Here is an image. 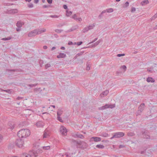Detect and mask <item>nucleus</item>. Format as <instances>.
Segmentation results:
<instances>
[{
	"label": "nucleus",
	"instance_id": "nucleus-28",
	"mask_svg": "<svg viewBox=\"0 0 157 157\" xmlns=\"http://www.w3.org/2000/svg\"><path fill=\"white\" fill-rule=\"evenodd\" d=\"M96 147L101 149H103L104 148V146L103 145L98 144L96 145Z\"/></svg>",
	"mask_w": 157,
	"mask_h": 157
},
{
	"label": "nucleus",
	"instance_id": "nucleus-38",
	"mask_svg": "<svg viewBox=\"0 0 157 157\" xmlns=\"http://www.w3.org/2000/svg\"><path fill=\"white\" fill-rule=\"evenodd\" d=\"M27 5H28V6L29 8H32L33 7V5L32 3H30L28 4Z\"/></svg>",
	"mask_w": 157,
	"mask_h": 157
},
{
	"label": "nucleus",
	"instance_id": "nucleus-64",
	"mask_svg": "<svg viewBox=\"0 0 157 157\" xmlns=\"http://www.w3.org/2000/svg\"><path fill=\"white\" fill-rule=\"evenodd\" d=\"M22 98L21 97H18L17 98V99H18V100H20V99H21Z\"/></svg>",
	"mask_w": 157,
	"mask_h": 157
},
{
	"label": "nucleus",
	"instance_id": "nucleus-48",
	"mask_svg": "<svg viewBox=\"0 0 157 157\" xmlns=\"http://www.w3.org/2000/svg\"><path fill=\"white\" fill-rule=\"evenodd\" d=\"M98 39V38H95L94 39V40L93 41H92V42H90L89 43V44H91L92 43H93L94 42H95Z\"/></svg>",
	"mask_w": 157,
	"mask_h": 157
},
{
	"label": "nucleus",
	"instance_id": "nucleus-30",
	"mask_svg": "<svg viewBox=\"0 0 157 157\" xmlns=\"http://www.w3.org/2000/svg\"><path fill=\"white\" fill-rule=\"evenodd\" d=\"M127 135L128 136H134L135 134L132 132H129L128 133Z\"/></svg>",
	"mask_w": 157,
	"mask_h": 157
},
{
	"label": "nucleus",
	"instance_id": "nucleus-45",
	"mask_svg": "<svg viewBox=\"0 0 157 157\" xmlns=\"http://www.w3.org/2000/svg\"><path fill=\"white\" fill-rule=\"evenodd\" d=\"M62 31L61 30L56 29L55 30V31L57 33H60Z\"/></svg>",
	"mask_w": 157,
	"mask_h": 157
},
{
	"label": "nucleus",
	"instance_id": "nucleus-1",
	"mask_svg": "<svg viewBox=\"0 0 157 157\" xmlns=\"http://www.w3.org/2000/svg\"><path fill=\"white\" fill-rule=\"evenodd\" d=\"M30 134V131L27 129H22L18 132L17 135L19 138H26Z\"/></svg>",
	"mask_w": 157,
	"mask_h": 157
},
{
	"label": "nucleus",
	"instance_id": "nucleus-6",
	"mask_svg": "<svg viewBox=\"0 0 157 157\" xmlns=\"http://www.w3.org/2000/svg\"><path fill=\"white\" fill-rule=\"evenodd\" d=\"M115 107L114 105H109L108 104H105V105L101 107H99L98 109L99 110H103L108 108H113Z\"/></svg>",
	"mask_w": 157,
	"mask_h": 157
},
{
	"label": "nucleus",
	"instance_id": "nucleus-19",
	"mask_svg": "<svg viewBox=\"0 0 157 157\" xmlns=\"http://www.w3.org/2000/svg\"><path fill=\"white\" fill-rule=\"evenodd\" d=\"M36 125L37 127H43L44 125V124L41 121H39L36 122Z\"/></svg>",
	"mask_w": 157,
	"mask_h": 157
},
{
	"label": "nucleus",
	"instance_id": "nucleus-16",
	"mask_svg": "<svg viewBox=\"0 0 157 157\" xmlns=\"http://www.w3.org/2000/svg\"><path fill=\"white\" fill-rule=\"evenodd\" d=\"M8 12L10 13H17L18 10L17 9H12L8 10Z\"/></svg>",
	"mask_w": 157,
	"mask_h": 157
},
{
	"label": "nucleus",
	"instance_id": "nucleus-18",
	"mask_svg": "<svg viewBox=\"0 0 157 157\" xmlns=\"http://www.w3.org/2000/svg\"><path fill=\"white\" fill-rule=\"evenodd\" d=\"M66 56V55L65 54L63 53H60L59 55L57 56V57L58 58H63L65 57Z\"/></svg>",
	"mask_w": 157,
	"mask_h": 157
},
{
	"label": "nucleus",
	"instance_id": "nucleus-27",
	"mask_svg": "<svg viewBox=\"0 0 157 157\" xmlns=\"http://www.w3.org/2000/svg\"><path fill=\"white\" fill-rule=\"evenodd\" d=\"M72 13V12L70 11L67 10L66 11V15L67 16H69L71 15Z\"/></svg>",
	"mask_w": 157,
	"mask_h": 157
},
{
	"label": "nucleus",
	"instance_id": "nucleus-22",
	"mask_svg": "<svg viewBox=\"0 0 157 157\" xmlns=\"http://www.w3.org/2000/svg\"><path fill=\"white\" fill-rule=\"evenodd\" d=\"M13 90L12 89H8L7 90H4L1 89V91L3 92H5L11 94L13 92Z\"/></svg>",
	"mask_w": 157,
	"mask_h": 157
},
{
	"label": "nucleus",
	"instance_id": "nucleus-31",
	"mask_svg": "<svg viewBox=\"0 0 157 157\" xmlns=\"http://www.w3.org/2000/svg\"><path fill=\"white\" fill-rule=\"evenodd\" d=\"M154 67H152L150 68H147V71L149 72L152 73Z\"/></svg>",
	"mask_w": 157,
	"mask_h": 157
},
{
	"label": "nucleus",
	"instance_id": "nucleus-23",
	"mask_svg": "<svg viewBox=\"0 0 157 157\" xmlns=\"http://www.w3.org/2000/svg\"><path fill=\"white\" fill-rule=\"evenodd\" d=\"M75 136L81 139H83L84 138L83 136L79 133H77L75 134Z\"/></svg>",
	"mask_w": 157,
	"mask_h": 157
},
{
	"label": "nucleus",
	"instance_id": "nucleus-7",
	"mask_svg": "<svg viewBox=\"0 0 157 157\" xmlns=\"http://www.w3.org/2000/svg\"><path fill=\"white\" fill-rule=\"evenodd\" d=\"M22 140H23L19 138L17 139L15 142L16 144L19 147H22L23 146V141Z\"/></svg>",
	"mask_w": 157,
	"mask_h": 157
},
{
	"label": "nucleus",
	"instance_id": "nucleus-49",
	"mask_svg": "<svg viewBox=\"0 0 157 157\" xmlns=\"http://www.w3.org/2000/svg\"><path fill=\"white\" fill-rule=\"evenodd\" d=\"M36 85V84H30L29 85V86L30 87H33L35 86Z\"/></svg>",
	"mask_w": 157,
	"mask_h": 157
},
{
	"label": "nucleus",
	"instance_id": "nucleus-20",
	"mask_svg": "<svg viewBox=\"0 0 157 157\" xmlns=\"http://www.w3.org/2000/svg\"><path fill=\"white\" fill-rule=\"evenodd\" d=\"M147 82H155V80L152 77H148L147 78Z\"/></svg>",
	"mask_w": 157,
	"mask_h": 157
},
{
	"label": "nucleus",
	"instance_id": "nucleus-59",
	"mask_svg": "<svg viewBox=\"0 0 157 157\" xmlns=\"http://www.w3.org/2000/svg\"><path fill=\"white\" fill-rule=\"evenodd\" d=\"M124 147V146L122 145H120L119 146V147L120 148H123Z\"/></svg>",
	"mask_w": 157,
	"mask_h": 157
},
{
	"label": "nucleus",
	"instance_id": "nucleus-8",
	"mask_svg": "<svg viewBox=\"0 0 157 157\" xmlns=\"http://www.w3.org/2000/svg\"><path fill=\"white\" fill-rule=\"evenodd\" d=\"M60 132L63 135L65 136L67 134V131L64 127L62 126L60 128Z\"/></svg>",
	"mask_w": 157,
	"mask_h": 157
},
{
	"label": "nucleus",
	"instance_id": "nucleus-40",
	"mask_svg": "<svg viewBox=\"0 0 157 157\" xmlns=\"http://www.w3.org/2000/svg\"><path fill=\"white\" fill-rule=\"evenodd\" d=\"M109 91H108L106 90L102 93V94L104 95H106L108 93Z\"/></svg>",
	"mask_w": 157,
	"mask_h": 157
},
{
	"label": "nucleus",
	"instance_id": "nucleus-56",
	"mask_svg": "<svg viewBox=\"0 0 157 157\" xmlns=\"http://www.w3.org/2000/svg\"><path fill=\"white\" fill-rule=\"evenodd\" d=\"M63 8L64 9H67V6L66 5H63Z\"/></svg>",
	"mask_w": 157,
	"mask_h": 157
},
{
	"label": "nucleus",
	"instance_id": "nucleus-17",
	"mask_svg": "<svg viewBox=\"0 0 157 157\" xmlns=\"http://www.w3.org/2000/svg\"><path fill=\"white\" fill-rule=\"evenodd\" d=\"M113 9L112 8H110L109 9H106L105 10H104L102 12V13H104L106 12L108 13H111L113 11Z\"/></svg>",
	"mask_w": 157,
	"mask_h": 157
},
{
	"label": "nucleus",
	"instance_id": "nucleus-36",
	"mask_svg": "<svg viewBox=\"0 0 157 157\" xmlns=\"http://www.w3.org/2000/svg\"><path fill=\"white\" fill-rule=\"evenodd\" d=\"M76 42L73 43L71 41H70L68 43V45H75L76 44Z\"/></svg>",
	"mask_w": 157,
	"mask_h": 157
},
{
	"label": "nucleus",
	"instance_id": "nucleus-9",
	"mask_svg": "<svg viewBox=\"0 0 157 157\" xmlns=\"http://www.w3.org/2000/svg\"><path fill=\"white\" fill-rule=\"evenodd\" d=\"M31 151L33 155L35 157H37L38 156L37 154L38 153H41L42 152V151L40 149H38L36 151L33 150H32Z\"/></svg>",
	"mask_w": 157,
	"mask_h": 157
},
{
	"label": "nucleus",
	"instance_id": "nucleus-25",
	"mask_svg": "<svg viewBox=\"0 0 157 157\" xmlns=\"http://www.w3.org/2000/svg\"><path fill=\"white\" fill-rule=\"evenodd\" d=\"M149 3V1L148 0H144L142 1L140 4L142 6H144L145 5H147Z\"/></svg>",
	"mask_w": 157,
	"mask_h": 157
},
{
	"label": "nucleus",
	"instance_id": "nucleus-41",
	"mask_svg": "<svg viewBox=\"0 0 157 157\" xmlns=\"http://www.w3.org/2000/svg\"><path fill=\"white\" fill-rule=\"evenodd\" d=\"M50 67L51 65L49 63H47L45 65V68L46 69H47L48 67Z\"/></svg>",
	"mask_w": 157,
	"mask_h": 157
},
{
	"label": "nucleus",
	"instance_id": "nucleus-14",
	"mask_svg": "<svg viewBox=\"0 0 157 157\" xmlns=\"http://www.w3.org/2000/svg\"><path fill=\"white\" fill-rule=\"evenodd\" d=\"M9 128H10L11 130L13 129L15 125L13 122H9L8 124Z\"/></svg>",
	"mask_w": 157,
	"mask_h": 157
},
{
	"label": "nucleus",
	"instance_id": "nucleus-37",
	"mask_svg": "<svg viewBox=\"0 0 157 157\" xmlns=\"http://www.w3.org/2000/svg\"><path fill=\"white\" fill-rule=\"evenodd\" d=\"M11 39V37H8L7 38H4L2 39V40H10Z\"/></svg>",
	"mask_w": 157,
	"mask_h": 157
},
{
	"label": "nucleus",
	"instance_id": "nucleus-12",
	"mask_svg": "<svg viewBox=\"0 0 157 157\" xmlns=\"http://www.w3.org/2000/svg\"><path fill=\"white\" fill-rule=\"evenodd\" d=\"M101 139L98 137H93L91 138L90 140L92 141H94L95 142H98L101 141Z\"/></svg>",
	"mask_w": 157,
	"mask_h": 157
},
{
	"label": "nucleus",
	"instance_id": "nucleus-11",
	"mask_svg": "<svg viewBox=\"0 0 157 157\" xmlns=\"http://www.w3.org/2000/svg\"><path fill=\"white\" fill-rule=\"evenodd\" d=\"M37 35V32L36 29H35L29 33L28 36L29 37H31L35 36Z\"/></svg>",
	"mask_w": 157,
	"mask_h": 157
},
{
	"label": "nucleus",
	"instance_id": "nucleus-26",
	"mask_svg": "<svg viewBox=\"0 0 157 157\" xmlns=\"http://www.w3.org/2000/svg\"><path fill=\"white\" fill-rule=\"evenodd\" d=\"M6 71H14V72H19V70L18 69H6Z\"/></svg>",
	"mask_w": 157,
	"mask_h": 157
},
{
	"label": "nucleus",
	"instance_id": "nucleus-43",
	"mask_svg": "<svg viewBox=\"0 0 157 157\" xmlns=\"http://www.w3.org/2000/svg\"><path fill=\"white\" fill-rule=\"evenodd\" d=\"M50 17L52 18H58L59 17V16L56 15H50Z\"/></svg>",
	"mask_w": 157,
	"mask_h": 157
},
{
	"label": "nucleus",
	"instance_id": "nucleus-52",
	"mask_svg": "<svg viewBox=\"0 0 157 157\" xmlns=\"http://www.w3.org/2000/svg\"><path fill=\"white\" fill-rule=\"evenodd\" d=\"M82 43V42L80 41L79 42H78L77 43V44L79 46V45H81Z\"/></svg>",
	"mask_w": 157,
	"mask_h": 157
},
{
	"label": "nucleus",
	"instance_id": "nucleus-53",
	"mask_svg": "<svg viewBox=\"0 0 157 157\" xmlns=\"http://www.w3.org/2000/svg\"><path fill=\"white\" fill-rule=\"evenodd\" d=\"M47 2L49 4H51L52 3V0H47Z\"/></svg>",
	"mask_w": 157,
	"mask_h": 157
},
{
	"label": "nucleus",
	"instance_id": "nucleus-24",
	"mask_svg": "<svg viewBox=\"0 0 157 157\" xmlns=\"http://www.w3.org/2000/svg\"><path fill=\"white\" fill-rule=\"evenodd\" d=\"M63 111L60 109H58L57 112V116H60L62 114Z\"/></svg>",
	"mask_w": 157,
	"mask_h": 157
},
{
	"label": "nucleus",
	"instance_id": "nucleus-35",
	"mask_svg": "<svg viewBox=\"0 0 157 157\" xmlns=\"http://www.w3.org/2000/svg\"><path fill=\"white\" fill-rule=\"evenodd\" d=\"M57 120L60 122H63V121L62 120V118L60 117V116H57Z\"/></svg>",
	"mask_w": 157,
	"mask_h": 157
},
{
	"label": "nucleus",
	"instance_id": "nucleus-47",
	"mask_svg": "<svg viewBox=\"0 0 157 157\" xmlns=\"http://www.w3.org/2000/svg\"><path fill=\"white\" fill-rule=\"evenodd\" d=\"M129 4V2H126L124 4V6L126 7L128 6Z\"/></svg>",
	"mask_w": 157,
	"mask_h": 157
},
{
	"label": "nucleus",
	"instance_id": "nucleus-58",
	"mask_svg": "<svg viewBox=\"0 0 157 157\" xmlns=\"http://www.w3.org/2000/svg\"><path fill=\"white\" fill-rule=\"evenodd\" d=\"M39 1V0H34V3L37 4L38 2Z\"/></svg>",
	"mask_w": 157,
	"mask_h": 157
},
{
	"label": "nucleus",
	"instance_id": "nucleus-39",
	"mask_svg": "<svg viewBox=\"0 0 157 157\" xmlns=\"http://www.w3.org/2000/svg\"><path fill=\"white\" fill-rule=\"evenodd\" d=\"M99 41H97L95 43H94V44H93L92 45V47H95L98 45L99 44Z\"/></svg>",
	"mask_w": 157,
	"mask_h": 157
},
{
	"label": "nucleus",
	"instance_id": "nucleus-46",
	"mask_svg": "<svg viewBox=\"0 0 157 157\" xmlns=\"http://www.w3.org/2000/svg\"><path fill=\"white\" fill-rule=\"evenodd\" d=\"M84 52V51L81 52L80 53L77 54V56H81V55H82L83 54Z\"/></svg>",
	"mask_w": 157,
	"mask_h": 157
},
{
	"label": "nucleus",
	"instance_id": "nucleus-51",
	"mask_svg": "<svg viewBox=\"0 0 157 157\" xmlns=\"http://www.w3.org/2000/svg\"><path fill=\"white\" fill-rule=\"evenodd\" d=\"M136 10V8L134 7H132V9H131V11L132 12H134V11H135Z\"/></svg>",
	"mask_w": 157,
	"mask_h": 157
},
{
	"label": "nucleus",
	"instance_id": "nucleus-55",
	"mask_svg": "<svg viewBox=\"0 0 157 157\" xmlns=\"http://www.w3.org/2000/svg\"><path fill=\"white\" fill-rule=\"evenodd\" d=\"M76 20H78V21H79V22H80L82 21V19L80 17V18H77Z\"/></svg>",
	"mask_w": 157,
	"mask_h": 157
},
{
	"label": "nucleus",
	"instance_id": "nucleus-34",
	"mask_svg": "<svg viewBox=\"0 0 157 157\" xmlns=\"http://www.w3.org/2000/svg\"><path fill=\"white\" fill-rule=\"evenodd\" d=\"M157 17V13L155 14L151 18V21L154 20Z\"/></svg>",
	"mask_w": 157,
	"mask_h": 157
},
{
	"label": "nucleus",
	"instance_id": "nucleus-44",
	"mask_svg": "<svg viewBox=\"0 0 157 157\" xmlns=\"http://www.w3.org/2000/svg\"><path fill=\"white\" fill-rule=\"evenodd\" d=\"M124 55H125L124 54H117V56L120 57H121L122 56H124Z\"/></svg>",
	"mask_w": 157,
	"mask_h": 157
},
{
	"label": "nucleus",
	"instance_id": "nucleus-5",
	"mask_svg": "<svg viewBox=\"0 0 157 157\" xmlns=\"http://www.w3.org/2000/svg\"><path fill=\"white\" fill-rule=\"evenodd\" d=\"M24 24V22H22L21 21H17L16 24V26L17 27V28H16V31L18 32L20 31L21 28Z\"/></svg>",
	"mask_w": 157,
	"mask_h": 157
},
{
	"label": "nucleus",
	"instance_id": "nucleus-33",
	"mask_svg": "<svg viewBox=\"0 0 157 157\" xmlns=\"http://www.w3.org/2000/svg\"><path fill=\"white\" fill-rule=\"evenodd\" d=\"M44 150H49L50 148V147L49 146H43L41 147Z\"/></svg>",
	"mask_w": 157,
	"mask_h": 157
},
{
	"label": "nucleus",
	"instance_id": "nucleus-32",
	"mask_svg": "<svg viewBox=\"0 0 157 157\" xmlns=\"http://www.w3.org/2000/svg\"><path fill=\"white\" fill-rule=\"evenodd\" d=\"M48 134L46 132H44L43 134V138H48Z\"/></svg>",
	"mask_w": 157,
	"mask_h": 157
},
{
	"label": "nucleus",
	"instance_id": "nucleus-29",
	"mask_svg": "<svg viewBox=\"0 0 157 157\" xmlns=\"http://www.w3.org/2000/svg\"><path fill=\"white\" fill-rule=\"evenodd\" d=\"M90 62H87L86 64V70H89L90 69Z\"/></svg>",
	"mask_w": 157,
	"mask_h": 157
},
{
	"label": "nucleus",
	"instance_id": "nucleus-2",
	"mask_svg": "<svg viewBox=\"0 0 157 157\" xmlns=\"http://www.w3.org/2000/svg\"><path fill=\"white\" fill-rule=\"evenodd\" d=\"M113 134V136L110 138L111 139H112L114 138H121L124 135V133L120 132H116Z\"/></svg>",
	"mask_w": 157,
	"mask_h": 157
},
{
	"label": "nucleus",
	"instance_id": "nucleus-42",
	"mask_svg": "<svg viewBox=\"0 0 157 157\" xmlns=\"http://www.w3.org/2000/svg\"><path fill=\"white\" fill-rule=\"evenodd\" d=\"M121 68H122V69H124V71H125L126 70L127 67L125 65H124L121 66Z\"/></svg>",
	"mask_w": 157,
	"mask_h": 157
},
{
	"label": "nucleus",
	"instance_id": "nucleus-3",
	"mask_svg": "<svg viewBox=\"0 0 157 157\" xmlns=\"http://www.w3.org/2000/svg\"><path fill=\"white\" fill-rule=\"evenodd\" d=\"M144 103H141L138 108V110L137 112V115H140L145 108Z\"/></svg>",
	"mask_w": 157,
	"mask_h": 157
},
{
	"label": "nucleus",
	"instance_id": "nucleus-4",
	"mask_svg": "<svg viewBox=\"0 0 157 157\" xmlns=\"http://www.w3.org/2000/svg\"><path fill=\"white\" fill-rule=\"evenodd\" d=\"M95 26V24H93L91 25L85 27L82 31V32L85 33L88 32L89 30L93 29Z\"/></svg>",
	"mask_w": 157,
	"mask_h": 157
},
{
	"label": "nucleus",
	"instance_id": "nucleus-63",
	"mask_svg": "<svg viewBox=\"0 0 157 157\" xmlns=\"http://www.w3.org/2000/svg\"><path fill=\"white\" fill-rule=\"evenodd\" d=\"M56 47H53L51 49V50L52 51V50L56 49Z\"/></svg>",
	"mask_w": 157,
	"mask_h": 157
},
{
	"label": "nucleus",
	"instance_id": "nucleus-57",
	"mask_svg": "<svg viewBox=\"0 0 157 157\" xmlns=\"http://www.w3.org/2000/svg\"><path fill=\"white\" fill-rule=\"evenodd\" d=\"M103 13H102V12L101 13V14L99 15L98 17L99 18H101L102 17V14Z\"/></svg>",
	"mask_w": 157,
	"mask_h": 157
},
{
	"label": "nucleus",
	"instance_id": "nucleus-13",
	"mask_svg": "<svg viewBox=\"0 0 157 157\" xmlns=\"http://www.w3.org/2000/svg\"><path fill=\"white\" fill-rule=\"evenodd\" d=\"M33 156L32 153V151H30L29 154L26 153L23 154L21 157H31V156Z\"/></svg>",
	"mask_w": 157,
	"mask_h": 157
},
{
	"label": "nucleus",
	"instance_id": "nucleus-10",
	"mask_svg": "<svg viewBox=\"0 0 157 157\" xmlns=\"http://www.w3.org/2000/svg\"><path fill=\"white\" fill-rule=\"evenodd\" d=\"M142 133L144 138L146 139H150V136L147 131H142Z\"/></svg>",
	"mask_w": 157,
	"mask_h": 157
},
{
	"label": "nucleus",
	"instance_id": "nucleus-61",
	"mask_svg": "<svg viewBox=\"0 0 157 157\" xmlns=\"http://www.w3.org/2000/svg\"><path fill=\"white\" fill-rule=\"evenodd\" d=\"M65 48L63 46L61 47L60 48V49L61 50H65Z\"/></svg>",
	"mask_w": 157,
	"mask_h": 157
},
{
	"label": "nucleus",
	"instance_id": "nucleus-21",
	"mask_svg": "<svg viewBox=\"0 0 157 157\" xmlns=\"http://www.w3.org/2000/svg\"><path fill=\"white\" fill-rule=\"evenodd\" d=\"M78 26L77 25L73 26L71 29L68 30V32H71L72 31L77 29Z\"/></svg>",
	"mask_w": 157,
	"mask_h": 157
},
{
	"label": "nucleus",
	"instance_id": "nucleus-54",
	"mask_svg": "<svg viewBox=\"0 0 157 157\" xmlns=\"http://www.w3.org/2000/svg\"><path fill=\"white\" fill-rule=\"evenodd\" d=\"M72 18L74 19L75 20H76L77 18V16L75 14L72 17Z\"/></svg>",
	"mask_w": 157,
	"mask_h": 157
},
{
	"label": "nucleus",
	"instance_id": "nucleus-50",
	"mask_svg": "<svg viewBox=\"0 0 157 157\" xmlns=\"http://www.w3.org/2000/svg\"><path fill=\"white\" fill-rule=\"evenodd\" d=\"M50 7V5H44L43 6V7L44 8H46L48 7Z\"/></svg>",
	"mask_w": 157,
	"mask_h": 157
},
{
	"label": "nucleus",
	"instance_id": "nucleus-60",
	"mask_svg": "<svg viewBox=\"0 0 157 157\" xmlns=\"http://www.w3.org/2000/svg\"><path fill=\"white\" fill-rule=\"evenodd\" d=\"M48 47L46 46H44L43 47V48L44 49H46Z\"/></svg>",
	"mask_w": 157,
	"mask_h": 157
},
{
	"label": "nucleus",
	"instance_id": "nucleus-62",
	"mask_svg": "<svg viewBox=\"0 0 157 157\" xmlns=\"http://www.w3.org/2000/svg\"><path fill=\"white\" fill-rule=\"evenodd\" d=\"M2 137L1 135H0V142L2 140Z\"/></svg>",
	"mask_w": 157,
	"mask_h": 157
},
{
	"label": "nucleus",
	"instance_id": "nucleus-15",
	"mask_svg": "<svg viewBox=\"0 0 157 157\" xmlns=\"http://www.w3.org/2000/svg\"><path fill=\"white\" fill-rule=\"evenodd\" d=\"M36 31L37 32V34H39L42 33L46 31V29H36Z\"/></svg>",
	"mask_w": 157,
	"mask_h": 157
}]
</instances>
